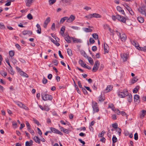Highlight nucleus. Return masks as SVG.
<instances>
[{
    "label": "nucleus",
    "instance_id": "nucleus-20",
    "mask_svg": "<svg viewBox=\"0 0 146 146\" xmlns=\"http://www.w3.org/2000/svg\"><path fill=\"white\" fill-rule=\"evenodd\" d=\"M68 20V17H65L62 18L61 19L60 23H62L64 22L65 21H66V22H67Z\"/></svg>",
    "mask_w": 146,
    "mask_h": 146
},
{
    "label": "nucleus",
    "instance_id": "nucleus-63",
    "mask_svg": "<svg viewBox=\"0 0 146 146\" xmlns=\"http://www.w3.org/2000/svg\"><path fill=\"white\" fill-rule=\"evenodd\" d=\"M112 118L113 119L115 120L117 119L116 115L115 114H113L112 115Z\"/></svg>",
    "mask_w": 146,
    "mask_h": 146
},
{
    "label": "nucleus",
    "instance_id": "nucleus-9",
    "mask_svg": "<svg viewBox=\"0 0 146 146\" xmlns=\"http://www.w3.org/2000/svg\"><path fill=\"white\" fill-rule=\"evenodd\" d=\"M119 34L120 35V39L121 41H125L127 38V37L125 35V34H122L121 35V34L119 33Z\"/></svg>",
    "mask_w": 146,
    "mask_h": 146
},
{
    "label": "nucleus",
    "instance_id": "nucleus-4",
    "mask_svg": "<svg viewBox=\"0 0 146 146\" xmlns=\"http://www.w3.org/2000/svg\"><path fill=\"white\" fill-rule=\"evenodd\" d=\"M99 62L98 60L96 61L95 62L94 66L92 70V71L93 72H95L98 70L99 66Z\"/></svg>",
    "mask_w": 146,
    "mask_h": 146
},
{
    "label": "nucleus",
    "instance_id": "nucleus-16",
    "mask_svg": "<svg viewBox=\"0 0 146 146\" xmlns=\"http://www.w3.org/2000/svg\"><path fill=\"white\" fill-rule=\"evenodd\" d=\"M64 39L68 43H70L71 42L72 40V38L70 37L69 36H66L65 37Z\"/></svg>",
    "mask_w": 146,
    "mask_h": 146
},
{
    "label": "nucleus",
    "instance_id": "nucleus-37",
    "mask_svg": "<svg viewBox=\"0 0 146 146\" xmlns=\"http://www.w3.org/2000/svg\"><path fill=\"white\" fill-rule=\"evenodd\" d=\"M112 141L113 143H115L117 141V139L115 136H113V137Z\"/></svg>",
    "mask_w": 146,
    "mask_h": 146
},
{
    "label": "nucleus",
    "instance_id": "nucleus-22",
    "mask_svg": "<svg viewBox=\"0 0 146 146\" xmlns=\"http://www.w3.org/2000/svg\"><path fill=\"white\" fill-rule=\"evenodd\" d=\"M32 32L30 31H24L23 32V34L24 35H26L27 34L31 35Z\"/></svg>",
    "mask_w": 146,
    "mask_h": 146
},
{
    "label": "nucleus",
    "instance_id": "nucleus-60",
    "mask_svg": "<svg viewBox=\"0 0 146 146\" xmlns=\"http://www.w3.org/2000/svg\"><path fill=\"white\" fill-rule=\"evenodd\" d=\"M58 54H59V56L60 57V58H62V59L64 58V57L60 51L59 50L58 51Z\"/></svg>",
    "mask_w": 146,
    "mask_h": 146
},
{
    "label": "nucleus",
    "instance_id": "nucleus-46",
    "mask_svg": "<svg viewBox=\"0 0 146 146\" xmlns=\"http://www.w3.org/2000/svg\"><path fill=\"white\" fill-rule=\"evenodd\" d=\"M56 1V0H49V2L50 5H52L54 4Z\"/></svg>",
    "mask_w": 146,
    "mask_h": 146
},
{
    "label": "nucleus",
    "instance_id": "nucleus-1",
    "mask_svg": "<svg viewBox=\"0 0 146 146\" xmlns=\"http://www.w3.org/2000/svg\"><path fill=\"white\" fill-rule=\"evenodd\" d=\"M112 19L114 21H115L117 19L119 21L125 23L126 20L127 19V17H124L118 14L116 15H112L111 17Z\"/></svg>",
    "mask_w": 146,
    "mask_h": 146
},
{
    "label": "nucleus",
    "instance_id": "nucleus-28",
    "mask_svg": "<svg viewBox=\"0 0 146 146\" xmlns=\"http://www.w3.org/2000/svg\"><path fill=\"white\" fill-rule=\"evenodd\" d=\"M92 107L94 112H98L99 111V110L97 106H94Z\"/></svg>",
    "mask_w": 146,
    "mask_h": 146
},
{
    "label": "nucleus",
    "instance_id": "nucleus-3",
    "mask_svg": "<svg viewBox=\"0 0 146 146\" xmlns=\"http://www.w3.org/2000/svg\"><path fill=\"white\" fill-rule=\"evenodd\" d=\"M41 95L44 100H52V97L50 95L42 94Z\"/></svg>",
    "mask_w": 146,
    "mask_h": 146
},
{
    "label": "nucleus",
    "instance_id": "nucleus-47",
    "mask_svg": "<svg viewBox=\"0 0 146 146\" xmlns=\"http://www.w3.org/2000/svg\"><path fill=\"white\" fill-rule=\"evenodd\" d=\"M12 124H13V127L14 128H16L17 127V123L16 122L13 121V122Z\"/></svg>",
    "mask_w": 146,
    "mask_h": 146
},
{
    "label": "nucleus",
    "instance_id": "nucleus-56",
    "mask_svg": "<svg viewBox=\"0 0 146 146\" xmlns=\"http://www.w3.org/2000/svg\"><path fill=\"white\" fill-rule=\"evenodd\" d=\"M112 127H113L115 129L116 128V129H117V128H118L117 127V123H116L113 124H112Z\"/></svg>",
    "mask_w": 146,
    "mask_h": 146
},
{
    "label": "nucleus",
    "instance_id": "nucleus-5",
    "mask_svg": "<svg viewBox=\"0 0 146 146\" xmlns=\"http://www.w3.org/2000/svg\"><path fill=\"white\" fill-rule=\"evenodd\" d=\"M121 59L124 62L126 61L129 57L128 55L125 53L121 54Z\"/></svg>",
    "mask_w": 146,
    "mask_h": 146
},
{
    "label": "nucleus",
    "instance_id": "nucleus-44",
    "mask_svg": "<svg viewBox=\"0 0 146 146\" xmlns=\"http://www.w3.org/2000/svg\"><path fill=\"white\" fill-rule=\"evenodd\" d=\"M1 74L3 77H5L7 76V74L6 72H3L1 73Z\"/></svg>",
    "mask_w": 146,
    "mask_h": 146
},
{
    "label": "nucleus",
    "instance_id": "nucleus-35",
    "mask_svg": "<svg viewBox=\"0 0 146 146\" xmlns=\"http://www.w3.org/2000/svg\"><path fill=\"white\" fill-rule=\"evenodd\" d=\"M115 113H116L118 115H120L121 114L120 111L118 109H115L113 111Z\"/></svg>",
    "mask_w": 146,
    "mask_h": 146
},
{
    "label": "nucleus",
    "instance_id": "nucleus-58",
    "mask_svg": "<svg viewBox=\"0 0 146 146\" xmlns=\"http://www.w3.org/2000/svg\"><path fill=\"white\" fill-rule=\"evenodd\" d=\"M47 82V80L46 79L44 78L42 80V82L43 84H45Z\"/></svg>",
    "mask_w": 146,
    "mask_h": 146
},
{
    "label": "nucleus",
    "instance_id": "nucleus-62",
    "mask_svg": "<svg viewBox=\"0 0 146 146\" xmlns=\"http://www.w3.org/2000/svg\"><path fill=\"white\" fill-rule=\"evenodd\" d=\"M82 91L85 94H87V92L86 89L83 88H82Z\"/></svg>",
    "mask_w": 146,
    "mask_h": 146
},
{
    "label": "nucleus",
    "instance_id": "nucleus-42",
    "mask_svg": "<svg viewBox=\"0 0 146 146\" xmlns=\"http://www.w3.org/2000/svg\"><path fill=\"white\" fill-rule=\"evenodd\" d=\"M139 98H140L139 96L138 95H135L134 96V98L135 100H139Z\"/></svg>",
    "mask_w": 146,
    "mask_h": 146
},
{
    "label": "nucleus",
    "instance_id": "nucleus-36",
    "mask_svg": "<svg viewBox=\"0 0 146 146\" xmlns=\"http://www.w3.org/2000/svg\"><path fill=\"white\" fill-rule=\"evenodd\" d=\"M9 54L11 57H13L14 55V52L13 50H11L9 52Z\"/></svg>",
    "mask_w": 146,
    "mask_h": 146
},
{
    "label": "nucleus",
    "instance_id": "nucleus-40",
    "mask_svg": "<svg viewBox=\"0 0 146 146\" xmlns=\"http://www.w3.org/2000/svg\"><path fill=\"white\" fill-rule=\"evenodd\" d=\"M27 18L29 20H31L33 19V16L30 13H29L27 15Z\"/></svg>",
    "mask_w": 146,
    "mask_h": 146
},
{
    "label": "nucleus",
    "instance_id": "nucleus-7",
    "mask_svg": "<svg viewBox=\"0 0 146 146\" xmlns=\"http://www.w3.org/2000/svg\"><path fill=\"white\" fill-rule=\"evenodd\" d=\"M139 11L142 14L145 15L146 13V7L144 6L141 7L139 9Z\"/></svg>",
    "mask_w": 146,
    "mask_h": 146
},
{
    "label": "nucleus",
    "instance_id": "nucleus-45",
    "mask_svg": "<svg viewBox=\"0 0 146 146\" xmlns=\"http://www.w3.org/2000/svg\"><path fill=\"white\" fill-rule=\"evenodd\" d=\"M27 129H28L29 131L31 133H32V134L33 135V134L34 133V131L32 129H31V127H29V128H27Z\"/></svg>",
    "mask_w": 146,
    "mask_h": 146
},
{
    "label": "nucleus",
    "instance_id": "nucleus-27",
    "mask_svg": "<svg viewBox=\"0 0 146 146\" xmlns=\"http://www.w3.org/2000/svg\"><path fill=\"white\" fill-rule=\"evenodd\" d=\"M137 19L139 22L140 23H143L144 21V19L141 17H138Z\"/></svg>",
    "mask_w": 146,
    "mask_h": 146
},
{
    "label": "nucleus",
    "instance_id": "nucleus-59",
    "mask_svg": "<svg viewBox=\"0 0 146 146\" xmlns=\"http://www.w3.org/2000/svg\"><path fill=\"white\" fill-rule=\"evenodd\" d=\"M105 28L106 29H108L109 31H110L111 30V28L109 27V26L107 25L104 26Z\"/></svg>",
    "mask_w": 146,
    "mask_h": 146
},
{
    "label": "nucleus",
    "instance_id": "nucleus-14",
    "mask_svg": "<svg viewBox=\"0 0 146 146\" xmlns=\"http://www.w3.org/2000/svg\"><path fill=\"white\" fill-rule=\"evenodd\" d=\"M33 138L36 143H40V140L38 137L35 136Z\"/></svg>",
    "mask_w": 146,
    "mask_h": 146
},
{
    "label": "nucleus",
    "instance_id": "nucleus-61",
    "mask_svg": "<svg viewBox=\"0 0 146 146\" xmlns=\"http://www.w3.org/2000/svg\"><path fill=\"white\" fill-rule=\"evenodd\" d=\"M97 50V48L96 46H94L92 47V50L93 51H95Z\"/></svg>",
    "mask_w": 146,
    "mask_h": 146
},
{
    "label": "nucleus",
    "instance_id": "nucleus-52",
    "mask_svg": "<svg viewBox=\"0 0 146 146\" xmlns=\"http://www.w3.org/2000/svg\"><path fill=\"white\" fill-rule=\"evenodd\" d=\"M116 130L119 133V135H120V134L121 133V129L119 128H117Z\"/></svg>",
    "mask_w": 146,
    "mask_h": 146
},
{
    "label": "nucleus",
    "instance_id": "nucleus-10",
    "mask_svg": "<svg viewBox=\"0 0 146 146\" xmlns=\"http://www.w3.org/2000/svg\"><path fill=\"white\" fill-rule=\"evenodd\" d=\"M116 9L117 11L119 12L120 13L123 15H125V12L123 9L120 7L117 6L116 7Z\"/></svg>",
    "mask_w": 146,
    "mask_h": 146
},
{
    "label": "nucleus",
    "instance_id": "nucleus-23",
    "mask_svg": "<svg viewBox=\"0 0 146 146\" xmlns=\"http://www.w3.org/2000/svg\"><path fill=\"white\" fill-rule=\"evenodd\" d=\"M138 80V79L137 78V77H135L132 78L131 80V83L133 84L137 82Z\"/></svg>",
    "mask_w": 146,
    "mask_h": 146
},
{
    "label": "nucleus",
    "instance_id": "nucleus-49",
    "mask_svg": "<svg viewBox=\"0 0 146 146\" xmlns=\"http://www.w3.org/2000/svg\"><path fill=\"white\" fill-rule=\"evenodd\" d=\"M134 138L135 140H137L138 139V134L137 133H135L134 135Z\"/></svg>",
    "mask_w": 146,
    "mask_h": 146
},
{
    "label": "nucleus",
    "instance_id": "nucleus-50",
    "mask_svg": "<svg viewBox=\"0 0 146 146\" xmlns=\"http://www.w3.org/2000/svg\"><path fill=\"white\" fill-rule=\"evenodd\" d=\"M89 41L91 44H93L95 42V41L94 39L92 38H90Z\"/></svg>",
    "mask_w": 146,
    "mask_h": 146
},
{
    "label": "nucleus",
    "instance_id": "nucleus-24",
    "mask_svg": "<svg viewBox=\"0 0 146 146\" xmlns=\"http://www.w3.org/2000/svg\"><path fill=\"white\" fill-rule=\"evenodd\" d=\"M78 62L79 64L84 67L86 66V64L84 63L83 61L82 60H80Z\"/></svg>",
    "mask_w": 146,
    "mask_h": 146
},
{
    "label": "nucleus",
    "instance_id": "nucleus-51",
    "mask_svg": "<svg viewBox=\"0 0 146 146\" xmlns=\"http://www.w3.org/2000/svg\"><path fill=\"white\" fill-rule=\"evenodd\" d=\"M33 121L34 122H35V123L37 124L38 125L40 124H39V122L36 119L33 118Z\"/></svg>",
    "mask_w": 146,
    "mask_h": 146
},
{
    "label": "nucleus",
    "instance_id": "nucleus-34",
    "mask_svg": "<svg viewBox=\"0 0 146 146\" xmlns=\"http://www.w3.org/2000/svg\"><path fill=\"white\" fill-rule=\"evenodd\" d=\"M67 52L69 55L71 56L72 55V53L71 50L70 49H68L67 50Z\"/></svg>",
    "mask_w": 146,
    "mask_h": 146
},
{
    "label": "nucleus",
    "instance_id": "nucleus-25",
    "mask_svg": "<svg viewBox=\"0 0 146 146\" xmlns=\"http://www.w3.org/2000/svg\"><path fill=\"white\" fill-rule=\"evenodd\" d=\"M65 27L64 26H63L61 29L60 33L62 35L64 34Z\"/></svg>",
    "mask_w": 146,
    "mask_h": 146
},
{
    "label": "nucleus",
    "instance_id": "nucleus-17",
    "mask_svg": "<svg viewBox=\"0 0 146 146\" xmlns=\"http://www.w3.org/2000/svg\"><path fill=\"white\" fill-rule=\"evenodd\" d=\"M131 42L132 44L135 47H138V48H139V45L137 42L134 40H133L131 41Z\"/></svg>",
    "mask_w": 146,
    "mask_h": 146
},
{
    "label": "nucleus",
    "instance_id": "nucleus-2",
    "mask_svg": "<svg viewBox=\"0 0 146 146\" xmlns=\"http://www.w3.org/2000/svg\"><path fill=\"white\" fill-rule=\"evenodd\" d=\"M128 93L127 89H125L122 92H119L118 93V95L120 98H125L128 95Z\"/></svg>",
    "mask_w": 146,
    "mask_h": 146
},
{
    "label": "nucleus",
    "instance_id": "nucleus-21",
    "mask_svg": "<svg viewBox=\"0 0 146 146\" xmlns=\"http://www.w3.org/2000/svg\"><path fill=\"white\" fill-rule=\"evenodd\" d=\"M93 17L96 18H100L101 17V16L99 14L97 13H94L92 14Z\"/></svg>",
    "mask_w": 146,
    "mask_h": 146
},
{
    "label": "nucleus",
    "instance_id": "nucleus-31",
    "mask_svg": "<svg viewBox=\"0 0 146 146\" xmlns=\"http://www.w3.org/2000/svg\"><path fill=\"white\" fill-rule=\"evenodd\" d=\"M126 97H127V99L128 100H131L132 98V95L131 94L128 93V95L126 96Z\"/></svg>",
    "mask_w": 146,
    "mask_h": 146
},
{
    "label": "nucleus",
    "instance_id": "nucleus-6",
    "mask_svg": "<svg viewBox=\"0 0 146 146\" xmlns=\"http://www.w3.org/2000/svg\"><path fill=\"white\" fill-rule=\"evenodd\" d=\"M75 19V17L73 15H71L69 17H68V23H72Z\"/></svg>",
    "mask_w": 146,
    "mask_h": 146
},
{
    "label": "nucleus",
    "instance_id": "nucleus-26",
    "mask_svg": "<svg viewBox=\"0 0 146 146\" xmlns=\"http://www.w3.org/2000/svg\"><path fill=\"white\" fill-rule=\"evenodd\" d=\"M108 108H110L113 111L115 109L114 105L112 104H110L108 105Z\"/></svg>",
    "mask_w": 146,
    "mask_h": 146
},
{
    "label": "nucleus",
    "instance_id": "nucleus-57",
    "mask_svg": "<svg viewBox=\"0 0 146 146\" xmlns=\"http://www.w3.org/2000/svg\"><path fill=\"white\" fill-rule=\"evenodd\" d=\"M37 129L38 131V133L39 134L41 135L42 134V132L40 129L38 128H37Z\"/></svg>",
    "mask_w": 146,
    "mask_h": 146
},
{
    "label": "nucleus",
    "instance_id": "nucleus-8",
    "mask_svg": "<svg viewBox=\"0 0 146 146\" xmlns=\"http://www.w3.org/2000/svg\"><path fill=\"white\" fill-rule=\"evenodd\" d=\"M50 17H48L45 21L43 25V27L45 28H46L48 24L50 22Z\"/></svg>",
    "mask_w": 146,
    "mask_h": 146
},
{
    "label": "nucleus",
    "instance_id": "nucleus-18",
    "mask_svg": "<svg viewBox=\"0 0 146 146\" xmlns=\"http://www.w3.org/2000/svg\"><path fill=\"white\" fill-rule=\"evenodd\" d=\"M36 27L38 29L36 31L37 33L38 34H40L41 33V29L40 25L37 24L36 25Z\"/></svg>",
    "mask_w": 146,
    "mask_h": 146
},
{
    "label": "nucleus",
    "instance_id": "nucleus-64",
    "mask_svg": "<svg viewBox=\"0 0 146 146\" xmlns=\"http://www.w3.org/2000/svg\"><path fill=\"white\" fill-rule=\"evenodd\" d=\"M0 28L2 29L5 28V26L3 23H0Z\"/></svg>",
    "mask_w": 146,
    "mask_h": 146
},
{
    "label": "nucleus",
    "instance_id": "nucleus-55",
    "mask_svg": "<svg viewBox=\"0 0 146 146\" xmlns=\"http://www.w3.org/2000/svg\"><path fill=\"white\" fill-rule=\"evenodd\" d=\"M7 2L5 4V5L6 6H9L11 4V1H9V0H8L7 1Z\"/></svg>",
    "mask_w": 146,
    "mask_h": 146
},
{
    "label": "nucleus",
    "instance_id": "nucleus-53",
    "mask_svg": "<svg viewBox=\"0 0 146 146\" xmlns=\"http://www.w3.org/2000/svg\"><path fill=\"white\" fill-rule=\"evenodd\" d=\"M70 131L68 129H65L63 132L66 133L68 134Z\"/></svg>",
    "mask_w": 146,
    "mask_h": 146
},
{
    "label": "nucleus",
    "instance_id": "nucleus-33",
    "mask_svg": "<svg viewBox=\"0 0 146 146\" xmlns=\"http://www.w3.org/2000/svg\"><path fill=\"white\" fill-rule=\"evenodd\" d=\"M137 49L139 50H141L143 51H146V46L142 48L139 47V48H137Z\"/></svg>",
    "mask_w": 146,
    "mask_h": 146
},
{
    "label": "nucleus",
    "instance_id": "nucleus-19",
    "mask_svg": "<svg viewBox=\"0 0 146 146\" xmlns=\"http://www.w3.org/2000/svg\"><path fill=\"white\" fill-rule=\"evenodd\" d=\"M113 87L111 86H107L106 89L105 90L106 92H108L111 91Z\"/></svg>",
    "mask_w": 146,
    "mask_h": 146
},
{
    "label": "nucleus",
    "instance_id": "nucleus-43",
    "mask_svg": "<svg viewBox=\"0 0 146 146\" xmlns=\"http://www.w3.org/2000/svg\"><path fill=\"white\" fill-rule=\"evenodd\" d=\"M15 102L16 104H17L18 106H19L21 108H22V107L23 106V104L21 102Z\"/></svg>",
    "mask_w": 146,
    "mask_h": 146
},
{
    "label": "nucleus",
    "instance_id": "nucleus-30",
    "mask_svg": "<svg viewBox=\"0 0 146 146\" xmlns=\"http://www.w3.org/2000/svg\"><path fill=\"white\" fill-rule=\"evenodd\" d=\"M88 60L89 63L93 65L94 64V61L92 58L91 57H88Z\"/></svg>",
    "mask_w": 146,
    "mask_h": 146
},
{
    "label": "nucleus",
    "instance_id": "nucleus-15",
    "mask_svg": "<svg viewBox=\"0 0 146 146\" xmlns=\"http://www.w3.org/2000/svg\"><path fill=\"white\" fill-rule=\"evenodd\" d=\"M34 0H27L26 5L28 7H30L32 3Z\"/></svg>",
    "mask_w": 146,
    "mask_h": 146
},
{
    "label": "nucleus",
    "instance_id": "nucleus-39",
    "mask_svg": "<svg viewBox=\"0 0 146 146\" xmlns=\"http://www.w3.org/2000/svg\"><path fill=\"white\" fill-rule=\"evenodd\" d=\"M92 36L95 39H97L98 38V35L96 33H94L92 34Z\"/></svg>",
    "mask_w": 146,
    "mask_h": 146
},
{
    "label": "nucleus",
    "instance_id": "nucleus-32",
    "mask_svg": "<svg viewBox=\"0 0 146 146\" xmlns=\"http://www.w3.org/2000/svg\"><path fill=\"white\" fill-rule=\"evenodd\" d=\"M9 71L10 73L12 75H13L14 74V71H13L12 68L11 66L9 68Z\"/></svg>",
    "mask_w": 146,
    "mask_h": 146
},
{
    "label": "nucleus",
    "instance_id": "nucleus-38",
    "mask_svg": "<svg viewBox=\"0 0 146 146\" xmlns=\"http://www.w3.org/2000/svg\"><path fill=\"white\" fill-rule=\"evenodd\" d=\"M50 129L51 131L52 132L56 133V132L58 130L56 129L53 128V127H51L50 128Z\"/></svg>",
    "mask_w": 146,
    "mask_h": 146
},
{
    "label": "nucleus",
    "instance_id": "nucleus-11",
    "mask_svg": "<svg viewBox=\"0 0 146 146\" xmlns=\"http://www.w3.org/2000/svg\"><path fill=\"white\" fill-rule=\"evenodd\" d=\"M104 48L105 53H108L109 52V48L108 45L106 43L104 44Z\"/></svg>",
    "mask_w": 146,
    "mask_h": 146
},
{
    "label": "nucleus",
    "instance_id": "nucleus-54",
    "mask_svg": "<svg viewBox=\"0 0 146 146\" xmlns=\"http://www.w3.org/2000/svg\"><path fill=\"white\" fill-rule=\"evenodd\" d=\"M99 100H105V99L104 96H100L99 98Z\"/></svg>",
    "mask_w": 146,
    "mask_h": 146
},
{
    "label": "nucleus",
    "instance_id": "nucleus-41",
    "mask_svg": "<svg viewBox=\"0 0 146 146\" xmlns=\"http://www.w3.org/2000/svg\"><path fill=\"white\" fill-rule=\"evenodd\" d=\"M106 133L105 131H103L101 133L99 134L98 135V136L99 137H102L104 135V134Z\"/></svg>",
    "mask_w": 146,
    "mask_h": 146
},
{
    "label": "nucleus",
    "instance_id": "nucleus-12",
    "mask_svg": "<svg viewBox=\"0 0 146 146\" xmlns=\"http://www.w3.org/2000/svg\"><path fill=\"white\" fill-rule=\"evenodd\" d=\"M146 114V111L145 110H142L140 114V117L141 118H143Z\"/></svg>",
    "mask_w": 146,
    "mask_h": 146
},
{
    "label": "nucleus",
    "instance_id": "nucleus-48",
    "mask_svg": "<svg viewBox=\"0 0 146 146\" xmlns=\"http://www.w3.org/2000/svg\"><path fill=\"white\" fill-rule=\"evenodd\" d=\"M55 24L54 23H53L52 24L51 27V29L52 30L54 31L55 30Z\"/></svg>",
    "mask_w": 146,
    "mask_h": 146
},
{
    "label": "nucleus",
    "instance_id": "nucleus-29",
    "mask_svg": "<svg viewBox=\"0 0 146 146\" xmlns=\"http://www.w3.org/2000/svg\"><path fill=\"white\" fill-rule=\"evenodd\" d=\"M84 30L86 32H91L92 31V29L86 28H84Z\"/></svg>",
    "mask_w": 146,
    "mask_h": 146
},
{
    "label": "nucleus",
    "instance_id": "nucleus-13",
    "mask_svg": "<svg viewBox=\"0 0 146 146\" xmlns=\"http://www.w3.org/2000/svg\"><path fill=\"white\" fill-rule=\"evenodd\" d=\"M72 40L74 43H80L81 42V40L75 38H72Z\"/></svg>",
    "mask_w": 146,
    "mask_h": 146
}]
</instances>
